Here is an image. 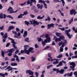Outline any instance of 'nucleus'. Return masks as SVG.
Instances as JSON below:
<instances>
[{"instance_id":"8fccbe9b","label":"nucleus","mask_w":77,"mask_h":77,"mask_svg":"<svg viewBox=\"0 0 77 77\" xmlns=\"http://www.w3.org/2000/svg\"><path fill=\"white\" fill-rule=\"evenodd\" d=\"M50 48V46H47L46 47H45L44 48L45 50L46 49H49Z\"/></svg>"},{"instance_id":"72a5a7b5","label":"nucleus","mask_w":77,"mask_h":77,"mask_svg":"<svg viewBox=\"0 0 77 77\" xmlns=\"http://www.w3.org/2000/svg\"><path fill=\"white\" fill-rule=\"evenodd\" d=\"M29 38H26L25 39V42H29Z\"/></svg>"},{"instance_id":"3c124183","label":"nucleus","mask_w":77,"mask_h":77,"mask_svg":"<svg viewBox=\"0 0 77 77\" xmlns=\"http://www.w3.org/2000/svg\"><path fill=\"white\" fill-rule=\"evenodd\" d=\"M11 45V43L8 42V43H7L6 44V47H9V45Z\"/></svg>"},{"instance_id":"5701e85b","label":"nucleus","mask_w":77,"mask_h":77,"mask_svg":"<svg viewBox=\"0 0 77 77\" xmlns=\"http://www.w3.org/2000/svg\"><path fill=\"white\" fill-rule=\"evenodd\" d=\"M62 65H63L62 62H60L59 63V64L57 66V67H59V66H62Z\"/></svg>"},{"instance_id":"09e8293b","label":"nucleus","mask_w":77,"mask_h":77,"mask_svg":"<svg viewBox=\"0 0 77 77\" xmlns=\"http://www.w3.org/2000/svg\"><path fill=\"white\" fill-rule=\"evenodd\" d=\"M72 59H76L77 58V54L75 56H73L72 57Z\"/></svg>"},{"instance_id":"13d9d810","label":"nucleus","mask_w":77,"mask_h":77,"mask_svg":"<svg viewBox=\"0 0 77 77\" xmlns=\"http://www.w3.org/2000/svg\"><path fill=\"white\" fill-rule=\"evenodd\" d=\"M35 48H38L39 47V46H38V45L37 44H36L35 45Z\"/></svg>"},{"instance_id":"dca6fc26","label":"nucleus","mask_w":77,"mask_h":77,"mask_svg":"<svg viewBox=\"0 0 77 77\" xmlns=\"http://www.w3.org/2000/svg\"><path fill=\"white\" fill-rule=\"evenodd\" d=\"M70 65H72V67L73 68H75V63L74 62H72L71 63H70Z\"/></svg>"},{"instance_id":"39448f33","label":"nucleus","mask_w":77,"mask_h":77,"mask_svg":"<svg viewBox=\"0 0 77 77\" xmlns=\"http://www.w3.org/2000/svg\"><path fill=\"white\" fill-rule=\"evenodd\" d=\"M31 1L30 2H29V1H27V5H29L30 4V6H33V3H32V2H34V3H36V0H35V1Z\"/></svg>"},{"instance_id":"49530a36","label":"nucleus","mask_w":77,"mask_h":77,"mask_svg":"<svg viewBox=\"0 0 77 77\" xmlns=\"http://www.w3.org/2000/svg\"><path fill=\"white\" fill-rule=\"evenodd\" d=\"M63 48L62 47H60V52H63Z\"/></svg>"},{"instance_id":"6ab92c4d","label":"nucleus","mask_w":77,"mask_h":77,"mask_svg":"<svg viewBox=\"0 0 77 77\" xmlns=\"http://www.w3.org/2000/svg\"><path fill=\"white\" fill-rule=\"evenodd\" d=\"M15 51V50H14V48H12L9 50L8 51V53H13V51Z\"/></svg>"},{"instance_id":"c03bdc74","label":"nucleus","mask_w":77,"mask_h":77,"mask_svg":"<svg viewBox=\"0 0 77 77\" xmlns=\"http://www.w3.org/2000/svg\"><path fill=\"white\" fill-rule=\"evenodd\" d=\"M45 9H47V4H46L45 2L43 3Z\"/></svg>"},{"instance_id":"79ce46f5","label":"nucleus","mask_w":77,"mask_h":77,"mask_svg":"<svg viewBox=\"0 0 77 77\" xmlns=\"http://www.w3.org/2000/svg\"><path fill=\"white\" fill-rule=\"evenodd\" d=\"M64 42L63 43V45H65L66 44V43H67V41H66V40H64Z\"/></svg>"},{"instance_id":"aec40b11","label":"nucleus","mask_w":77,"mask_h":77,"mask_svg":"<svg viewBox=\"0 0 77 77\" xmlns=\"http://www.w3.org/2000/svg\"><path fill=\"white\" fill-rule=\"evenodd\" d=\"M27 35V31H25L23 34V36L24 38H26V36Z\"/></svg>"},{"instance_id":"f257e3e1","label":"nucleus","mask_w":77,"mask_h":77,"mask_svg":"<svg viewBox=\"0 0 77 77\" xmlns=\"http://www.w3.org/2000/svg\"><path fill=\"white\" fill-rule=\"evenodd\" d=\"M55 39V42H57L58 41H61V39H64V36L62 35L60 36V37L58 38H57V37L55 36H54V38H53L54 40Z\"/></svg>"},{"instance_id":"ea45409f","label":"nucleus","mask_w":77,"mask_h":77,"mask_svg":"<svg viewBox=\"0 0 77 77\" xmlns=\"http://www.w3.org/2000/svg\"><path fill=\"white\" fill-rule=\"evenodd\" d=\"M3 13L0 14V19H3Z\"/></svg>"},{"instance_id":"0eeeda50","label":"nucleus","mask_w":77,"mask_h":77,"mask_svg":"<svg viewBox=\"0 0 77 77\" xmlns=\"http://www.w3.org/2000/svg\"><path fill=\"white\" fill-rule=\"evenodd\" d=\"M7 17L8 18H11V19H13L14 18L11 16L10 15H8L6 16L5 14H3V18L4 19H5L6 17Z\"/></svg>"},{"instance_id":"4c0bfd02","label":"nucleus","mask_w":77,"mask_h":77,"mask_svg":"<svg viewBox=\"0 0 77 77\" xmlns=\"http://www.w3.org/2000/svg\"><path fill=\"white\" fill-rule=\"evenodd\" d=\"M45 2V1H42V0H39L38 3H44Z\"/></svg>"},{"instance_id":"c9c22d12","label":"nucleus","mask_w":77,"mask_h":77,"mask_svg":"<svg viewBox=\"0 0 77 77\" xmlns=\"http://www.w3.org/2000/svg\"><path fill=\"white\" fill-rule=\"evenodd\" d=\"M26 3L27 2H25L24 3H21V4H20L19 5L21 6H24V5H25V4H26Z\"/></svg>"},{"instance_id":"20e7f679","label":"nucleus","mask_w":77,"mask_h":77,"mask_svg":"<svg viewBox=\"0 0 77 77\" xmlns=\"http://www.w3.org/2000/svg\"><path fill=\"white\" fill-rule=\"evenodd\" d=\"M70 11V15H73V14H74V15H75L77 14V12H75V10L74 9L71 10Z\"/></svg>"},{"instance_id":"0e129e2a","label":"nucleus","mask_w":77,"mask_h":77,"mask_svg":"<svg viewBox=\"0 0 77 77\" xmlns=\"http://www.w3.org/2000/svg\"><path fill=\"white\" fill-rule=\"evenodd\" d=\"M63 43V42L62 41H61V43H60V42L59 43L58 45H59V46H60L62 45V44Z\"/></svg>"},{"instance_id":"7c9ffc66","label":"nucleus","mask_w":77,"mask_h":77,"mask_svg":"<svg viewBox=\"0 0 77 77\" xmlns=\"http://www.w3.org/2000/svg\"><path fill=\"white\" fill-rule=\"evenodd\" d=\"M25 23L26 25H27L28 26H29V24H30V23L29 22H27V21H25Z\"/></svg>"},{"instance_id":"58836bf2","label":"nucleus","mask_w":77,"mask_h":77,"mask_svg":"<svg viewBox=\"0 0 77 77\" xmlns=\"http://www.w3.org/2000/svg\"><path fill=\"white\" fill-rule=\"evenodd\" d=\"M28 14V13L27 12V11H26L23 12V14H22L24 15H27V14Z\"/></svg>"},{"instance_id":"cd10ccee","label":"nucleus","mask_w":77,"mask_h":77,"mask_svg":"<svg viewBox=\"0 0 77 77\" xmlns=\"http://www.w3.org/2000/svg\"><path fill=\"white\" fill-rule=\"evenodd\" d=\"M64 71L65 70H64V69H62L60 71V73L61 74H63V73H64Z\"/></svg>"},{"instance_id":"37998d69","label":"nucleus","mask_w":77,"mask_h":77,"mask_svg":"<svg viewBox=\"0 0 77 77\" xmlns=\"http://www.w3.org/2000/svg\"><path fill=\"white\" fill-rule=\"evenodd\" d=\"M31 71V70H27L26 71V74H29Z\"/></svg>"},{"instance_id":"338daca9","label":"nucleus","mask_w":77,"mask_h":77,"mask_svg":"<svg viewBox=\"0 0 77 77\" xmlns=\"http://www.w3.org/2000/svg\"><path fill=\"white\" fill-rule=\"evenodd\" d=\"M20 30V29L18 28H16V30L17 32H19Z\"/></svg>"},{"instance_id":"423d86ee","label":"nucleus","mask_w":77,"mask_h":77,"mask_svg":"<svg viewBox=\"0 0 77 77\" xmlns=\"http://www.w3.org/2000/svg\"><path fill=\"white\" fill-rule=\"evenodd\" d=\"M33 26H35L36 25H39V23L38 21L32 20Z\"/></svg>"},{"instance_id":"e2e57ef3","label":"nucleus","mask_w":77,"mask_h":77,"mask_svg":"<svg viewBox=\"0 0 77 77\" xmlns=\"http://www.w3.org/2000/svg\"><path fill=\"white\" fill-rule=\"evenodd\" d=\"M35 9V7L34 6L32 7L31 8V10H34Z\"/></svg>"},{"instance_id":"4d7b16f0","label":"nucleus","mask_w":77,"mask_h":77,"mask_svg":"<svg viewBox=\"0 0 77 77\" xmlns=\"http://www.w3.org/2000/svg\"><path fill=\"white\" fill-rule=\"evenodd\" d=\"M0 75L2 77H5V74H4L0 73Z\"/></svg>"},{"instance_id":"4be33fe9","label":"nucleus","mask_w":77,"mask_h":77,"mask_svg":"<svg viewBox=\"0 0 77 77\" xmlns=\"http://www.w3.org/2000/svg\"><path fill=\"white\" fill-rule=\"evenodd\" d=\"M14 26H10L9 27V28L8 30V32H9V31H10V30H11L12 29H14Z\"/></svg>"},{"instance_id":"9d476101","label":"nucleus","mask_w":77,"mask_h":77,"mask_svg":"<svg viewBox=\"0 0 77 77\" xmlns=\"http://www.w3.org/2000/svg\"><path fill=\"white\" fill-rule=\"evenodd\" d=\"M54 23H51L50 24L48 25V29H50L51 27H54Z\"/></svg>"},{"instance_id":"6e6d98bb","label":"nucleus","mask_w":77,"mask_h":77,"mask_svg":"<svg viewBox=\"0 0 77 77\" xmlns=\"http://www.w3.org/2000/svg\"><path fill=\"white\" fill-rule=\"evenodd\" d=\"M61 1L62 2V3L63 4V6H64V5H65V1L64 0H61Z\"/></svg>"},{"instance_id":"f3484780","label":"nucleus","mask_w":77,"mask_h":77,"mask_svg":"<svg viewBox=\"0 0 77 77\" xmlns=\"http://www.w3.org/2000/svg\"><path fill=\"white\" fill-rule=\"evenodd\" d=\"M44 17H45L44 15L42 17H41V16H38L37 17V19L38 20H42V18H44Z\"/></svg>"},{"instance_id":"2f4dec72","label":"nucleus","mask_w":77,"mask_h":77,"mask_svg":"<svg viewBox=\"0 0 77 77\" xmlns=\"http://www.w3.org/2000/svg\"><path fill=\"white\" fill-rule=\"evenodd\" d=\"M73 22V17H72L70 20L69 21V23L71 24Z\"/></svg>"},{"instance_id":"c85d7f7f","label":"nucleus","mask_w":77,"mask_h":77,"mask_svg":"<svg viewBox=\"0 0 77 77\" xmlns=\"http://www.w3.org/2000/svg\"><path fill=\"white\" fill-rule=\"evenodd\" d=\"M67 76H69V77H71V76H72V72H71L70 73H68Z\"/></svg>"},{"instance_id":"4468645a","label":"nucleus","mask_w":77,"mask_h":77,"mask_svg":"<svg viewBox=\"0 0 77 77\" xmlns=\"http://www.w3.org/2000/svg\"><path fill=\"white\" fill-rule=\"evenodd\" d=\"M28 50H29V52H31V53H33L34 52V51H32L34 50L33 48L30 47Z\"/></svg>"},{"instance_id":"393cba45","label":"nucleus","mask_w":77,"mask_h":77,"mask_svg":"<svg viewBox=\"0 0 77 77\" xmlns=\"http://www.w3.org/2000/svg\"><path fill=\"white\" fill-rule=\"evenodd\" d=\"M22 16H24V14H20V15L18 16L17 18H23Z\"/></svg>"},{"instance_id":"603ef678","label":"nucleus","mask_w":77,"mask_h":77,"mask_svg":"<svg viewBox=\"0 0 77 77\" xmlns=\"http://www.w3.org/2000/svg\"><path fill=\"white\" fill-rule=\"evenodd\" d=\"M57 58H61L62 57V55L60 54L58 55V56H57Z\"/></svg>"},{"instance_id":"bb28decb","label":"nucleus","mask_w":77,"mask_h":77,"mask_svg":"<svg viewBox=\"0 0 77 77\" xmlns=\"http://www.w3.org/2000/svg\"><path fill=\"white\" fill-rule=\"evenodd\" d=\"M11 65L12 66H17L18 64L17 63H11Z\"/></svg>"},{"instance_id":"a18cd8bd","label":"nucleus","mask_w":77,"mask_h":77,"mask_svg":"<svg viewBox=\"0 0 77 77\" xmlns=\"http://www.w3.org/2000/svg\"><path fill=\"white\" fill-rule=\"evenodd\" d=\"M30 16L31 18H35V15H33L31 14H30Z\"/></svg>"},{"instance_id":"864d4df0","label":"nucleus","mask_w":77,"mask_h":77,"mask_svg":"<svg viewBox=\"0 0 77 77\" xmlns=\"http://www.w3.org/2000/svg\"><path fill=\"white\" fill-rule=\"evenodd\" d=\"M4 29V25H3L1 27L0 26V30H3Z\"/></svg>"},{"instance_id":"052dcab7","label":"nucleus","mask_w":77,"mask_h":77,"mask_svg":"<svg viewBox=\"0 0 77 77\" xmlns=\"http://www.w3.org/2000/svg\"><path fill=\"white\" fill-rule=\"evenodd\" d=\"M42 42L43 46H45V44L46 43L44 42L43 41H42Z\"/></svg>"},{"instance_id":"b1692460","label":"nucleus","mask_w":77,"mask_h":77,"mask_svg":"<svg viewBox=\"0 0 77 77\" xmlns=\"http://www.w3.org/2000/svg\"><path fill=\"white\" fill-rule=\"evenodd\" d=\"M51 20V18H50V17L48 16H47V18L45 19V21H47L48 20V21H50Z\"/></svg>"},{"instance_id":"2eb2a0df","label":"nucleus","mask_w":77,"mask_h":77,"mask_svg":"<svg viewBox=\"0 0 77 77\" xmlns=\"http://www.w3.org/2000/svg\"><path fill=\"white\" fill-rule=\"evenodd\" d=\"M24 53L25 54H28V55H29V54H30V52L29 49L28 50H24Z\"/></svg>"},{"instance_id":"774afa93","label":"nucleus","mask_w":77,"mask_h":77,"mask_svg":"<svg viewBox=\"0 0 77 77\" xmlns=\"http://www.w3.org/2000/svg\"><path fill=\"white\" fill-rule=\"evenodd\" d=\"M45 2L46 3H48V4L50 3V1H49V0H46Z\"/></svg>"},{"instance_id":"f8f14e48","label":"nucleus","mask_w":77,"mask_h":77,"mask_svg":"<svg viewBox=\"0 0 77 77\" xmlns=\"http://www.w3.org/2000/svg\"><path fill=\"white\" fill-rule=\"evenodd\" d=\"M8 11H9L10 14H12V12H13V9H12V8L10 7L8 9Z\"/></svg>"},{"instance_id":"ddd939ff","label":"nucleus","mask_w":77,"mask_h":77,"mask_svg":"<svg viewBox=\"0 0 77 77\" xmlns=\"http://www.w3.org/2000/svg\"><path fill=\"white\" fill-rule=\"evenodd\" d=\"M17 44L16 42H14V43H13V48L15 49V50H18V48H17V46H15V45Z\"/></svg>"},{"instance_id":"c756f323","label":"nucleus","mask_w":77,"mask_h":77,"mask_svg":"<svg viewBox=\"0 0 77 77\" xmlns=\"http://www.w3.org/2000/svg\"><path fill=\"white\" fill-rule=\"evenodd\" d=\"M29 75H31L32 76H33V77H34V75H33V72L31 70L30 72L29 73Z\"/></svg>"},{"instance_id":"a878e982","label":"nucleus","mask_w":77,"mask_h":77,"mask_svg":"<svg viewBox=\"0 0 77 77\" xmlns=\"http://www.w3.org/2000/svg\"><path fill=\"white\" fill-rule=\"evenodd\" d=\"M8 39H9V40H11V41H12V42H11V43H13L15 42V41H14V39L12 38H11L9 37H8Z\"/></svg>"},{"instance_id":"9b49d317","label":"nucleus","mask_w":77,"mask_h":77,"mask_svg":"<svg viewBox=\"0 0 77 77\" xmlns=\"http://www.w3.org/2000/svg\"><path fill=\"white\" fill-rule=\"evenodd\" d=\"M37 6L38 9H42V8H43V5H41L39 4H38L37 5Z\"/></svg>"},{"instance_id":"680f3d73","label":"nucleus","mask_w":77,"mask_h":77,"mask_svg":"<svg viewBox=\"0 0 77 77\" xmlns=\"http://www.w3.org/2000/svg\"><path fill=\"white\" fill-rule=\"evenodd\" d=\"M48 57L51 58H51H52V57H51V54L50 53H48Z\"/></svg>"},{"instance_id":"e433bc0d","label":"nucleus","mask_w":77,"mask_h":77,"mask_svg":"<svg viewBox=\"0 0 77 77\" xmlns=\"http://www.w3.org/2000/svg\"><path fill=\"white\" fill-rule=\"evenodd\" d=\"M32 59V62H34V61H35V60H36V58L35 57L33 58V57H31Z\"/></svg>"},{"instance_id":"f704fd0d","label":"nucleus","mask_w":77,"mask_h":77,"mask_svg":"<svg viewBox=\"0 0 77 77\" xmlns=\"http://www.w3.org/2000/svg\"><path fill=\"white\" fill-rule=\"evenodd\" d=\"M1 55H2V57H5V52L3 51H1Z\"/></svg>"},{"instance_id":"6e6552de","label":"nucleus","mask_w":77,"mask_h":77,"mask_svg":"<svg viewBox=\"0 0 77 77\" xmlns=\"http://www.w3.org/2000/svg\"><path fill=\"white\" fill-rule=\"evenodd\" d=\"M45 38L48 40V42H50L51 39L50 37H49V35L48 34H46L45 35Z\"/></svg>"},{"instance_id":"473e14b6","label":"nucleus","mask_w":77,"mask_h":77,"mask_svg":"<svg viewBox=\"0 0 77 77\" xmlns=\"http://www.w3.org/2000/svg\"><path fill=\"white\" fill-rule=\"evenodd\" d=\"M55 34H56L57 36L59 37V36H60V35H61V33L56 32L55 33Z\"/></svg>"},{"instance_id":"412c9836","label":"nucleus","mask_w":77,"mask_h":77,"mask_svg":"<svg viewBox=\"0 0 77 77\" xmlns=\"http://www.w3.org/2000/svg\"><path fill=\"white\" fill-rule=\"evenodd\" d=\"M3 38H5V39H7L8 38V33H5L3 37Z\"/></svg>"},{"instance_id":"7ed1b4c3","label":"nucleus","mask_w":77,"mask_h":77,"mask_svg":"<svg viewBox=\"0 0 77 77\" xmlns=\"http://www.w3.org/2000/svg\"><path fill=\"white\" fill-rule=\"evenodd\" d=\"M5 69H8V72L10 71H12L13 69H15V70L17 69V68H13L12 67H11V66H8Z\"/></svg>"},{"instance_id":"1a4fd4ad","label":"nucleus","mask_w":77,"mask_h":77,"mask_svg":"<svg viewBox=\"0 0 77 77\" xmlns=\"http://www.w3.org/2000/svg\"><path fill=\"white\" fill-rule=\"evenodd\" d=\"M12 33H14V35H17V36H20L21 35V33L20 32H18L17 34V31H12Z\"/></svg>"},{"instance_id":"5fc2aeb1","label":"nucleus","mask_w":77,"mask_h":77,"mask_svg":"<svg viewBox=\"0 0 77 77\" xmlns=\"http://www.w3.org/2000/svg\"><path fill=\"white\" fill-rule=\"evenodd\" d=\"M74 74L75 77H77V72H74Z\"/></svg>"},{"instance_id":"69168bd1","label":"nucleus","mask_w":77,"mask_h":77,"mask_svg":"<svg viewBox=\"0 0 77 77\" xmlns=\"http://www.w3.org/2000/svg\"><path fill=\"white\" fill-rule=\"evenodd\" d=\"M35 74L36 75V77H38V72H35Z\"/></svg>"},{"instance_id":"bf43d9fd","label":"nucleus","mask_w":77,"mask_h":77,"mask_svg":"<svg viewBox=\"0 0 77 77\" xmlns=\"http://www.w3.org/2000/svg\"><path fill=\"white\" fill-rule=\"evenodd\" d=\"M16 60L18 62H19L20 61V60L19 59V58H18V57H17V58H16Z\"/></svg>"},{"instance_id":"a211bd4d","label":"nucleus","mask_w":77,"mask_h":77,"mask_svg":"<svg viewBox=\"0 0 77 77\" xmlns=\"http://www.w3.org/2000/svg\"><path fill=\"white\" fill-rule=\"evenodd\" d=\"M24 48V50H27V49H29V45H25L23 46Z\"/></svg>"},{"instance_id":"a19ab883","label":"nucleus","mask_w":77,"mask_h":77,"mask_svg":"<svg viewBox=\"0 0 77 77\" xmlns=\"http://www.w3.org/2000/svg\"><path fill=\"white\" fill-rule=\"evenodd\" d=\"M37 39L38 42H41V41L42 40V39H41V38H37Z\"/></svg>"},{"instance_id":"f03ea898","label":"nucleus","mask_w":77,"mask_h":77,"mask_svg":"<svg viewBox=\"0 0 77 77\" xmlns=\"http://www.w3.org/2000/svg\"><path fill=\"white\" fill-rule=\"evenodd\" d=\"M70 32H71V29H70L66 30H65V33L66 34L67 36L69 39H71L72 36V35H70V34H69V33Z\"/></svg>"},{"instance_id":"de8ad7c7","label":"nucleus","mask_w":77,"mask_h":77,"mask_svg":"<svg viewBox=\"0 0 77 77\" xmlns=\"http://www.w3.org/2000/svg\"><path fill=\"white\" fill-rule=\"evenodd\" d=\"M2 3H4V2H7L8 0H1Z\"/></svg>"}]
</instances>
